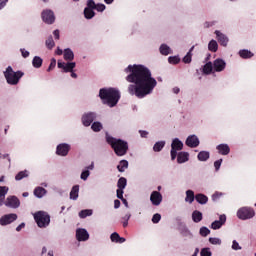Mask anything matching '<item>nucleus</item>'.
I'll return each mask as SVG.
<instances>
[{
    "mask_svg": "<svg viewBox=\"0 0 256 256\" xmlns=\"http://www.w3.org/2000/svg\"><path fill=\"white\" fill-rule=\"evenodd\" d=\"M124 71L125 73H129L126 76V81L128 83H134L128 86V93L135 95L138 99H143L147 95H151L153 89L157 87V80L153 78L151 70L144 65H128Z\"/></svg>",
    "mask_w": 256,
    "mask_h": 256,
    "instance_id": "nucleus-1",
    "label": "nucleus"
},
{
    "mask_svg": "<svg viewBox=\"0 0 256 256\" xmlns=\"http://www.w3.org/2000/svg\"><path fill=\"white\" fill-rule=\"evenodd\" d=\"M99 97L104 105L108 107H115L121 99V93L115 88H101L99 91Z\"/></svg>",
    "mask_w": 256,
    "mask_h": 256,
    "instance_id": "nucleus-2",
    "label": "nucleus"
},
{
    "mask_svg": "<svg viewBox=\"0 0 256 256\" xmlns=\"http://www.w3.org/2000/svg\"><path fill=\"white\" fill-rule=\"evenodd\" d=\"M106 142L110 145L111 149H113L117 157L127 155V152L129 151V143L127 141L106 135Z\"/></svg>",
    "mask_w": 256,
    "mask_h": 256,
    "instance_id": "nucleus-3",
    "label": "nucleus"
},
{
    "mask_svg": "<svg viewBox=\"0 0 256 256\" xmlns=\"http://www.w3.org/2000/svg\"><path fill=\"white\" fill-rule=\"evenodd\" d=\"M25 73L22 71H13V68L11 66H8L6 68V71L4 72V77L8 83V85H18L21 77H23Z\"/></svg>",
    "mask_w": 256,
    "mask_h": 256,
    "instance_id": "nucleus-4",
    "label": "nucleus"
},
{
    "mask_svg": "<svg viewBox=\"0 0 256 256\" xmlns=\"http://www.w3.org/2000/svg\"><path fill=\"white\" fill-rule=\"evenodd\" d=\"M34 221L40 229H45L51 223V216L45 211H38L34 214Z\"/></svg>",
    "mask_w": 256,
    "mask_h": 256,
    "instance_id": "nucleus-5",
    "label": "nucleus"
},
{
    "mask_svg": "<svg viewBox=\"0 0 256 256\" xmlns=\"http://www.w3.org/2000/svg\"><path fill=\"white\" fill-rule=\"evenodd\" d=\"M238 219L247 221V219H253L255 217V210L249 207H242L237 211Z\"/></svg>",
    "mask_w": 256,
    "mask_h": 256,
    "instance_id": "nucleus-6",
    "label": "nucleus"
},
{
    "mask_svg": "<svg viewBox=\"0 0 256 256\" xmlns=\"http://www.w3.org/2000/svg\"><path fill=\"white\" fill-rule=\"evenodd\" d=\"M182 150H183V142H181V140H179L178 138H175L172 141L171 151H170L172 161H175V159H177V151H182Z\"/></svg>",
    "mask_w": 256,
    "mask_h": 256,
    "instance_id": "nucleus-7",
    "label": "nucleus"
},
{
    "mask_svg": "<svg viewBox=\"0 0 256 256\" xmlns=\"http://www.w3.org/2000/svg\"><path fill=\"white\" fill-rule=\"evenodd\" d=\"M42 21L47 25H53L55 23V13L52 10H44L42 12Z\"/></svg>",
    "mask_w": 256,
    "mask_h": 256,
    "instance_id": "nucleus-8",
    "label": "nucleus"
},
{
    "mask_svg": "<svg viewBox=\"0 0 256 256\" xmlns=\"http://www.w3.org/2000/svg\"><path fill=\"white\" fill-rule=\"evenodd\" d=\"M69 151H71V145L66 143L59 144L56 148V154L60 157H67Z\"/></svg>",
    "mask_w": 256,
    "mask_h": 256,
    "instance_id": "nucleus-9",
    "label": "nucleus"
},
{
    "mask_svg": "<svg viewBox=\"0 0 256 256\" xmlns=\"http://www.w3.org/2000/svg\"><path fill=\"white\" fill-rule=\"evenodd\" d=\"M150 201L155 207H159L163 201V195L159 191H153L150 195Z\"/></svg>",
    "mask_w": 256,
    "mask_h": 256,
    "instance_id": "nucleus-10",
    "label": "nucleus"
},
{
    "mask_svg": "<svg viewBox=\"0 0 256 256\" xmlns=\"http://www.w3.org/2000/svg\"><path fill=\"white\" fill-rule=\"evenodd\" d=\"M94 119H97L95 112H89L82 116V123L84 127H89L93 123Z\"/></svg>",
    "mask_w": 256,
    "mask_h": 256,
    "instance_id": "nucleus-11",
    "label": "nucleus"
},
{
    "mask_svg": "<svg viewBox=\"0 0 256 256\" xmlns=\"http://www.w3.org/2000/svg\"><path fill=\"white\" fill-rule=\"evenodd\" d=\"M13 221H17V214H6L0 218V225H11Z\"/></svg>",
    "mask_w": 256,
    "mask_h": 256,
    "instance_id": "nucleus-12",
    "label": "nucleus"
},
{
    "mask_svg": "<svg viewBox=\"0 0 256 256\" xmlns=\"http://www.w3.org/2000/svg\"><path fill=\"white\" fill-rule=\"evenodd\" d=\"M6 207H11V209H17L21 205V201L16 196H9L5 201Z\"/></svg>",
    "mask_w": 256,
    "mask_h": 256,
    "instance_id": "nucleus-13",
    "label": "nucleus"
},
{
    "mask_svg": "<svg viewBox=\"0 0 256 256\" xmlns=\"http://www.w3.org/2000/svg\"><path fill=\"white\" fill-rule=\"evenodd\" d=\"M213 67L216 73H221V71H225V67H227V63H225L223 59L218 58L214 60Z\"/></svg>",
    "mask_w": 256,
    "mask_h": 256,
    "instance_id": "nucleus-14",
    "label": "nucleus"
},
{
    "mask_svg": "<svg viewBox=\"0 0 256 256\" xmlns=\"http://www.w3.org/2000/svg\"><path fill=\"white\" fill-rule=\"evenodd\" d=\"M226 222H227V216H225V214H222L220 215L219 220H215L214 222H212L211 229H214V230L221 229V227H223V225H225Z\"/></svg>",
    "mask_w": 256,
    "mask_h": 256,
    "instance_id": "nucleus-15",
    "label": "nucleus"
},
{
    "mask_svg": "<svg viewBox=\"0 0 256 256\" xmlns=\"http://www.w3.org/2000/svg\"><path fill=\"white\" fill-rule=\"evenodd\" d=\"M186 145L187 147H191L192 149H195V147H199V138L196 135L188 136L186 139Z\"/></svg>",
    "mask_w": 256,
    "mask_h": 256,
    "instance_id": "nucleus-16",
    "label": "nucleus"
},
{
    "mask_svg": "<svg viewBox=\"0 0 256 256\" xmlns=\"http://www.w3.org/2000/svg\"><path fill=\"white\" fill-rule=\"evenodd\" d=\"M215 35L217 37L218 43L222 45V47H227V43H229V38L225 36V34L221 33V31L216 30Z\"/></svg>",
    "mask_w": 256,
    "mask_h": 256,
    "instance_id": "nucleus-17",
    "label": "nucleus"
},
{
    "mask_svg": "<svg viewBox=\"0 0 256 256\" xmlns=\"http://www.w3.org/2000/svg\"><path fill=\"white\" fill-rule=\"evenodd\" d=\"M76 239L78 241H87L89 239V232L83 228L78 229L76 231Z\"/></svg>",
    "mask_w": 256,
    "mask_h": 256,
    "instance_id": "nucleus-18",
    "label": "nucleus"
},
{
    "mask_svg": "<svg viewBox=\"0 0 256 256\" xmlns=\"http://www.w3.org/2000/svg\"><path fill=\"white\" fill-rule=\"evenodd\" d=\"M216 149L219 155H229L231 153V148L228 144H219Z\"/></svg>",
    "mask_w": 256,
    "mask_h": 256,
    "instance_id": "nucleus-19",
    "label": "nucleus"
},
{
    "mask_svg": "<svg viewBox=\"0 0 256 256\" xmlns=\"http://www.w3.org/2000/svg\"><path fill=\"white\" fill-rule=\"evenodd\" d=\"M89 6V0L87 1V7L84 9V17L85 19H93L95 17V11Z\"/></svg>",
    "mask_w": 256,
    "mask_h": 256,
    "instance_id": "nucleus-20",
    "label": "nucleus"
},
{
    "mask_svg": "<svg viewBox=\"0 0 256 256\" xmlns=\"http://www.w3.org/2000/svg\"><path fill=\"white\" fill-rule=\"evenodd\" d=\"M88 6L94 8L99 13H103L105 9H107V6L105 4H95V1L88 0Z\"/></svg>",
    "mask_w": 256,
    "mask_h": 256,
    "instance_id": "nucleus-21",
    "label": "nucleus"
},
{
    "mask_svg": "<svg viewBox=\"0 0 256 256\" xmlns=\"http://www.w3.org/2000/svg\"><path fill=\"white\" fill-rule=\"evenodd\" d=\"M177 163H187L189 161V154L187 152H180L176 155Z\"/></svg>",
    "mask_w": 256,
    "mask_h": 256,
    "instance_id": "nucleus-22",
    "label": "nucleus"
},
{
    "mask_svg": "<svg viewBox=\"0 0 256 256\" xmlns=\"http://www.w3.org/2000/svg\"><path fill=\"white\" fill-rule=\"evenodd\" d=\"M195 200L200 205H206V203L209 201V198L205 194L200 193L195 195Z\"/></svg>",
    "mask_w": 256,
    "mask_h": 256,
    "instance_id": "nucleus-23",
    "label": "nucleus"
},
{
    "mask_svg": "<svg viewBox=\"0 0 256 256\" xmlns=\"http://www.w3.org/2000/svg\"><path fill=\"white\" fill-rule=\"evenodd\" d=\"M9 192V187L7 186H0V207L3 205L5 201V195Z\"/></svg>",
    "mask_w": 256,
    "mask_h": 256,
    "instance_id": "nucleus-24",
    "label": "nucleus"
},
{
    "mask_svg": "<svg viewBox=\"0 0 256 256\" xmlns=\"http://www.w3.org/2000/svg\"><path fill=\"white\" fill-rule=\"evenodd\" d=\"M192 220L194 223H201V221H203V213H201L199 210H195L192 213Z\"/></svg>",
    "mask_w": 256,
    "mask_h": 256,
    "instance_id": "nucleus-25",
    "label": "nucleus"
},
{
    "mask_svg": "<svg viewBox=\"0 0 256 256\" xmlns=\"http://www.w3.org/2000/svg\"><path fill=\"white\" fill-rule=\"evenodd\" d=\"M64 59L65 61H73V59H75V54H73L72 49L67 48L64 50Z\"/></svg>",
    "mask_w": 256,
    "mask_h": 256,
    "instance_id": "nucleus-26",
    "label": "nucleus"
},
{
    "mask_svg": "<svg viewBox=\"0 0 256 256\" xmlns=\"http://www.w3.org/2000/svg\"><path fill=\"white\" fill-rule=\"evenodd\" d=\"M79 197V185H75L72 187L70 192V199H73V201H76Z\"/></svg>",
    "mask_w": 256,
    "mask_h": 256,
    "instance_id": "nucleus-27",
    "label": "nucleus"
},
{
    "mask_svg": "<svg viewBox=\"0 0 256 256\" xmlns=\"http://www.w3.org/2000/svg\"><path fill=\"white\" fill-rule=\"evenodd\" d=\"M32 65L35 69H41L43 65V59L39 56H35L32 60Z\"/></svg>",
    "mask_w": 256,
    "mask_h": 256,
    "instance_id": "nucleus-28",
    "label": "nucleus"
},
{
    "mask_svg": "<svg viewBox=\"0 0 256 256\" xmlns=\"http://www.w3.org/2000/svg\"><path fill=\"white\" fill-rule=\"evenodd\" d=\"M47 193V190L43 187H37L34 189V195L35 197H38V199H41L45 194Z\"/></svg>",
    "mask_w": 256,
    "mask_h": 256,
    "instance_id": "nucleus-29",
    "label": "nucleus"
},
{
    "mask_svg": "<svg viewBox=\"0 0 256 256\" xmlns=\"http://www.w3.org/2000/svg\"><path fill=\"white\" fill-rule=\"evenodd\" d=\"M186 203H193L195 201V192L193 190H187L186 191V197H185Z\"/></svg>",
    "mask_w": 256,
    "mask_h": 256,
    "instance_id": "nucleus-30",
    "label": "nucleus"
},
{
    "mask_svg": "<svg viewBox=\"0 0 256 256\" xmlns=\"http://www.w3.org/2000/svg\"><path fill=\"white\" fill-rule=\"evenodd\" d=\"M208 49L209 51H211L212 53H217L218 49H219V44H217V41L215 40H211L208 44Z\"/></svg>",
    "mask_w": 256,
    "mask_h": 256,
    "instance_id": "nucleus-31",
    "label": "nucleus"
},
{
    "mask_svg": "<svg viewBox=\"0 0 256 256\" xmlns=\"http://www.w3.org/2000/svg\"><path fill=\"white\" fill-rule=\"evenodd\" d=\"M213 69V63L207 62L203 67V73H205V75H211V73H213Z\"/></svg>",
    "mask_w": 256,
    "mask_h": 256,
    "instance_id": "nucleus-32",
    "label": "nucleus"
},
{
    "mask_svg": "<svg viewBox=\"0 0 256 256\" xmlns=\"http://www.w3.org/2000/svg\"><path fill=\"white\" fill-rule=\"evenodd\" d=\"M127 167H129V162L127 160H121L119 165L117 166V169L120 173H123Z\"/></svg>",
    "mask_w": 256,
    "mask_h": 256,
    "instance_id": "nucleus-33",
    "label": "nucleus"
},
{
    "mask_svg": "<svg viewBox=\"0 0 256 256\" xmlns=\"http://www.w3.org/2000/svg\"><path fill=\"white\" fill-rule=\"evenodd\" d=\"M195 49V46H192L189 50V52L185 55V57L182 59L183 63H191L193 54L191 52Z\"/></svg>",
    "mask_w": 256,
    "mask_h": 256,
    "instance_id": "nucleus-34",
    "label": "nucleus"
},
{
    "mask_svg": "<svg viewBox=\"0 0 256 256\" xmlns=\"http://www.w3.org/2000/svg\"><path fill=\"white\" fill-rule=\"evenodd\" d=\"M75 66H76L75 62H68L64 66V73H73Z\"/></svg>",
    "mask_w": 256,
    "mask_h": 256,
    "instance_id": "nucleus-35",
    "label": "nucleus"
},
{
    "mask_svg": "<svg viewBox=\"0 0 256 256\" xmlns=\"http://www.w3.org/2000/svg\"><path fill=\"white\" fill-rule=\"evenodd\" d=\"M239 55L242 59H251L253 57V54L249 50H240Z\"/></svg>",
    "mask_w": 256,
    "mask_h": 256,
    "instance_id": "nucleus-36",
    "label": "nucleus"
},
{
    "mask_svg": "<svg viewBox=\"0 0 256 256\" xmlns=\"http://www.w3.org/2000/svg\"><path fill=\"white\" fill-rule=\"evenodd\" d=\"M160 53L161 55H169L171 53V48L167 44H162L160 46Z\"/></svg>",
    "mask_w": 256,
    "mask_h": 256,
    "instance_id": "nucleus-37",
    "label": "nucleus"
},
{
    "mask_svg": "<svg viewBox=\"0 0 256 256\" xmlns=\"http://www.w3.org/2000/svg\"><path fill=\"white\" fill-rule=\"evenodd\" d=\"M29 177V172L27 170L24 171H20L16 176H15V180L16 181H21L22 179H25Z\"/></svg>",
    "mask_w": 256,
    "mask_h": 256,
    "instance_id": "nucleus-38",
    "label": "nucleus"
},
{
    "mask_svg": "<svg viewBox=\"0 0 256 256\" xmlns=\"http://www.w3.org/2000/svg\"><path fill=\"white\" fill-rule=\"evenodd\" d=\"M197 157L199 161H207L210 157V154L207 151H201L198 153Z\"/></svg>",
    "mask_w": 256,
    "mask_h": 256,
    "instance_id": "nucleus-39",
    "label": "nucleus"
},
{
    "mask_svg": "<svg viewBox=\"0 0 256 256\" xmlns=\"http://www.w3.org/2000/svg\"><path fill=\"white\" fill-rule=\"evenodd\" d=\"M118 189H125L127 187V178L121 177L117 182Z\"/></svg>",
    "mask_w": 256,
    "mask_h": 256,
    "instance_id": "nucleus-40",
    "label": "nucleus"
},
{
    "mask_svg": "<svg viewBox=\"0 0 256 256\" xmlns=\"http://www.w3.org/2000/svg\"><path fill=\"white\" fill-rule=\"evenodd\" d=\"M163 147H165V141L156 142L154 144L153 151L159 153V151H162Z\"/></svg>",
    "mask_w": 256,
    "mask_h": 256,
    "instance_id": "nucleus-41",
    "label": "nucleus"
},
{
    "mask_svg": "<svg viewBox=\"0 0 256 256\" xmlns=\"http://www.w3.org/2000/svg\"><path fill=\"white\" fill-rule=\"evenodd\" d=\"M91 129L95 133H99V131L103 129V124H101V122H93Z\"/></svg>",
    "mask_w": 256,
    "mask_h": 256,
    "instance_id": "nucleus-42",
    "label": "nucleus"
},
{
    "mask_svg": "<svg viewBox=\"0 0 256 256\" xmlns=\"http://www.w3.org/2000/svg\"><path fill=\"white\" fill-rule=\"evenodd\" d=\"M93 215V210H81L79 212V217L85 219L86 217H91Z\"/></svg>",
    "mask_w": 256,
    "mask_h": 256,
    "instance_id": "nucleus-43",
    "label": "nucleus"
},
{
    "mask_svg": "<svg viewBox=\"0 0 256 256\" xmlns=\"http://www.w3.org/2000/svg\"><path fill=\"white\" fill-rule=\"evenodd\" d=\"M181 61V58H179V56H170L168 58V63H170L171 65H177L179 64Z\"/></svg>",
    "mask_w": 256,
    "mask_h": 256,
    "instance_id": "nucleus-44",
    "label": "nucleus"
},
{
    "mask_svg": "<svg viewBox=\"0 0 256 256\" xmlns=\"http://www.w3.org/2000/svg\"><path fill=\"white\" fill-rule=\"evenodd\" d=\"M46 47L47 49H53L55 47V40H53V36H49L46 40Z\"/></svg>",
    "mask_w": 256,
    "mask_h": 256,
    "instance_id": "nucleus-45",
    "label": "nucleus"
},
{
    "mask_svg": "<svg viewBox=\"0 0 256 256\" xmlns=\"http://www.w3.org/2000/svg\"><path fill=\"white\" fill-rule=\"evenodd\" d=\"M211 233V230H209V228L203 226L202 228H200V235L202 237H207V235H209Z\"/></svg>",
    "mask_w": 256,
    "mask_h": 256,
    "instance_id": "nucleus-46",
    "label": "nucleus"
},
{
    "mask_svg": "<svg viewBox=\"0 0 256 256\" xmlns=\"http://www.w3.org/2000/svg\"><path fill=\"white\" fill-rule=\"evenodd\" d=\"M131 219V214H126L124 217H122V225L123 227H127L129 225V220Z\"/></svg>",
    "mask_w": 256,
    "mask_h": 256,
    "instance_id": "nucleus-47",
    "label": "nucleus"
},
{
    "mask_svg": "<svg viewBox=\"0 0 256 256\" xmlns=\"http://www.w3.org/2000/svg\"><path fill=\"white\" fill-rule=\"evenodd\" d=\"M120 237L121 236L119 235V233L114 232L111 234L110 239H111L112 243H118Z\"/></svg>",
    "mask_w": 256,
    "mask_h": 256,
    "instance_id": "nucleus-48",
    "label": "nucleus"
},
{
    "mask_svg": "<svg viewBox=\"0 0 256 256\" xmlns=\"http://www.w3.org/2000/svg\"><path fill=\"white\" fill-rule=\"evenodd\" d=\"M56 65H57V60L55 58H52L47 71L48 72L53 71V69H55Z\"/></svg>",
    "mask_w": 256,
    "mask_h": 256,
    "instance_id": "nucleus-49",
    "label": "nucleus"
},
{
    "mask_svg": "<svg viewBox=\"0 0 256 256\" xmlns=\"http://www.w3.org/2000/svg\"><path fill=\"white\" fill-rule=\"evenodd\" d=\"M89 175H91V172H89V170H84L82 173H81V179L83 181H87V179L89 178Z\"/></svg>",
    "mask_w": 256,
    "mask_h": 256,
    "instance_id": "nucleus-50",
    "label": "nucleus"
},
{
    "mask_svg": "<svg viewBox=\"0 0 256 256\" xmlns=\"http://www.w3.org/2000/svg\"><path fill=\"white\" fill-rule=\"evenodd\" d=\"M200 255L201 256H211L212 253H211V249L209 248H203L200 252Z\"/></svg>",
    "mask_w": 256,
    "mask_h": 256,
    "instance_id": "nucleus-51",
    "label": "nucleus"
},
{
    "mask_svg": "<svg viewBox=\"0 0 256 256\" xmlns=\"http://www.w3.org/2000/svg\"><path fill=\"white\" fill-rule=\"evenodd\" d=\"M209 243L211 245H221V240L219 238H209Z\"/></svg>",
    "mask_w": 256,
    "mask_h": 256,
    "instance_id": "nucleus-52",
    "label": "nucleus"
},
{
    "mask_svg": "<svg viewBox=\"0 0 256 256\" xmlns=\"http://www.w3.org/2000/svg\"><path fill=\"white\" fill-rule=\"evenodd\" d=\"M159 221H161V214L159 213L154 214L152 217V223H159Z\"/></svg>",
    "mask_w": 256,
    "mask_h": 256,
    "instance_id": "nucleus-53",
    "label": "nucleus"
},
{
    "mask_svg": "<svg viewBox=\"0 0 256 256\" xmlns=\"http://www.w3.org/2000/svg\"><path fill=\"white\" fill-rule=\"evenodd\" d=\"M221 163H223V159H219L214 162V167L216 171H219V169H221Z\"/></svg>",
    "mask_w": 256,
    "mask_h": 256,
    "instance_id": "nucleus-54",
    "label": "nucleus"
},
{
    "mask_svg": "<svg viewBox=\"0 0 256 256\" xmlns=\"http://www.w3.org/2000/svg\"><path fill=\"white\" fill-rule=\"evenodd\" d=\"M232 249H234V251H239V249H241V246H239V242L237 240L233 241Z\"/></svg>",
    "mask_w": 256,
    "mask_h": 256,
    "instance_id": "nucleus-55",
    "label": "nucleus"
},
{
    "mask_svg": "<svg viewBox=\"0 0 256 256\" xmlns=\"http://www.w3.org/2000/svg\"><path fill=\"white\" fill-rule=\"evenodd\" d=\"M20 51H21V55H22V57H24V59H27V57H29L30 53H29V51L25 50V48L20 49Z\"/></svg>",
    "mask_w": 256,
    "mask_h": 256,
    "instance_id": "nucleus-56",
    "label": "nucleus"
},
{
    "mask_svg": "<svg viewBox=\"0 0 256 256\" xmlns=\"http://www.w3.org/2000/svg\"><path fill=\"white\" fill-rule=\"evenodd\" d=\"M116 193H117V198H118V199H121V200L124 199V198H123V193H124V192H123V189H119V188H118L117 191H116Z\"/></svg>",
    "mask_w": 256,
    "mask_h": 256,
    "instance_id": "nucleus-57",
    "label": "nucleus"
},
{
    "mask_svg": "<svg viewBox=\"0 0 256 256\" xmlns=\"http://www.w3.org/2000/svg\"><path fill=\"white\" fill-rule=\"evenodd\" d=\"M139 133L142 138H147V135H149V132L145 130H140Z\"/></svg>",
    "mask_w": 256,
    "mask_h": 256,
    "instance_id": "nucleus-58",
    "label": "nucleus"
},
{
    "mask_svg": "<svg viewBox=\"0 0 256 256\" xmlns=\"http://www.w3.org/2000/svg\"><path fill=\"white\" fill-rule=\"evenodd\" d=\"M219 197H221V193H218V192H216V193H214V194L212 195L213 201H217V199H219Z\"/></svg>",
    "mask_w": 256,
    "mask_h": 256,
    "instance_id": "nucleus-59",
    "label": "nucleus"
},
{
    "mask_svg": "<svg viewBox=\"0 0 256 256\" xmlns=\"http://www.w3.org/2000/svg\"><path fill=\"white\" fill-rule=\"evenodd\" d=\"M1 2H0V9H3L6 5H7V3L9 2V0H0Z\"/></svg>",
    "mask_w": 256,
    "mask_h": 256,
    "instance_id": "nucleus-60",
    "label": "nucleus"
},
{
    "mask_svg": "<svg viewBox=\"0 0 256 256\" xmlns=\"http://www.w3.org/2000/svg\"><path fill=\"white\" fill-rule=\"evenodd\" d=\"M119 207H121V201L115 200L114 201V209H119Z\"/></svg>",
    "mask_w": 256,
    "mask_h": 256,
    "instance_id": "nucleus-61",
    "label": "nucleus"
},
{
    "mask_svg": "<svg viewBox=\"0 0 256 256\" xmlns=\"http://www.w3.org/2000/svg\"><path fill=\"white\" fill-rule=\"evenodd\" d=\"M65 62H61V61H58V68L59 69H63V71L65 70Z\"/></svg>",
    "mask_w": 256,
    "mask_h": 256,
    "instance_id": "nucleus-62",
    "label": "nucleus"
},
{
    "mask_svg": "<svg viewBox=\"0 0 256 256\" xmlns=\"http://www.w3.org/2000/svg\"><path fill=\"white\" fill-rule=\"evenodd\" d=\"M53 35L56 40H59V30H54Z\"/></svg>",
    "mask_w": 256,
    "mask_h": 256,
    "instance_id": "nucleus-63",
    "label": "nucleus"
},
{
    "mask_svg": "<svg viewBox=\"0 0 256 256\" xmlns=\"http://www.w3.org/2000/svg\"><path fill=\"white\" fill-rule=\"evenodd\" d=\"M25 227V223H21L20 225L17 226L16 231H21Z\"/></svg>",
    "mask_w": 256,
    "mask_h": 256,
    "instance_id": "nucleus-64",
    "label": "nucleus"
}]
</instances>
